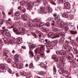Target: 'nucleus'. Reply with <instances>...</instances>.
<instances>
[{"mask_svg": "<svg viewBox=\"0 0 78 78\" xmlns=\"http://www.w3.org/2000/svg\"><path fill=\"white\" fill-rule=\"evenodd\" d=\"M60 74H65L69 75V72H66V68H61L58 70Z\"/></svg>", "mask_w": 78, "mask_h": 78, "instance_id": "1", "label": "nucleus"}, {"mask_svg": "<svg viewBox=\"0 0 78 78\" xmlns=\"http://www.w3.org/2000/svg\"><path fill=\"white\" fill-rule=\"evenodd\" d=\"M14 25H12L9 28H12L13 31L14 32V33H20V31H19V30H18V29L14 27Z\"/></svg>", "mask_w": 78, "mask_h": 78, "instance_id": "2", "label": "nucleus"}, {"mask_svg": "<svg viewBox=\"0 0 78 78\" xmlns=\"http://www.w3.org/2000/svg\"><path fill=\"white\" fill-rule=\"evenodd\" d=\"M5 43L6 44H8L7 42H9V44H14V42L13 41L10 40L9 39H6L5 38L4 39H3Z\"/></svg>", "mask_w": 78, "mask_h": 78, "instance_id": "3", "label": "nucleus"}, {"mask_svg": "<svg viewBox=\"0 0 78 78\" xmlns=\"http://www.w3.org/2000/svg\"><path fill=\"white\" fill-rule=\"evenodd\" d=\"M38 12L39 14H43L45 12V9L44 7L43 6H41L40 8V10L38 11Z\"/></svg>", "mask_w": 78, "mask_h": 78, "instance_id": "4", "label": "nucleus"}, {"mask_svg": "<svg viewBox=\"0 0 78 78\" xmlns=\"http://www.w3.org/2000/svg\"><path fill=\"white\" fill-rule=\"evenodd\" d=\"M21 14V12H20L19 11H17V12L15 13V15L17 16H15L14 17V20H17L18 19V16H20Z\"/></svg>", "mask_w": 78, "mask_h": 78, "instance_id": "5", "label": "nucleus"}, {"mask_svg": "<svg viewBox=\"0 0 78 78\" xmlns=\"http://www.w3.org/2000/svg\"><path fill=\"white\" fill-rule=\"evenodd\" d=\"M17 41L16 42V44H20L22 42V39L20 37H18L16 38Z\"/></svg>", "mask_w": 78, "mask_h": 78, "instance_id": "6", "label": "nucleus"}, {"mask_svg": "<svg viewBox=\"0 0 78 78\" xmlns=\"http://www.w3.org/2000/svg\"><path fill=\"white\" fill-rule=\"evenodd\" d=\"M65 52H66V51H64L63 50H61L59 51H56V54H58V53L59 54H60V55H64L66 54Z\"/></svg>", "mask_w": 78, "mask_h": 78, "instance_id": "7", "label": "nucleus"}, {"mask_svg": "<svg viewBox=\"0 0 78 78\" xmlns=\"http://www.w3.org/2000/svg\"><path fill=\"white\" fill-rule=\"evenodd\" d=\"M52 59L54 60V61L55 62H58V57L56 55H53L51 57Z\"/></svg>", "mask_w": 78, "mask_h": 78, "instance_id": "8", "label": "nucleus"}, {"mask_svg": "<svg viewBox=\"0 0 78 78\" xmlns=\"http://www.w3.org/2000/svg\"><path fill=\"white\" fill-rule=\"evenodd\" d=\"M5 67H6V65L4 64H1L0 65V69L1 70H4Z\"/></svg>", "mask_w": 78, "mask_h": 78, "instance_id": "9", "label": "nucleus"}, {"mask_svg": "<svg viewBox=\"0 0 78 78\" xmlns=\"http://www.w3.org/2000/svg\"><path fill=\"white\" fill-rule=\"evenodd\" d=\"M64 6L67 9H70V6H69V3L67 2L64 3Z\"/></svg>", "mask_w": 78, "mask_h": 78, "instance_id": "10", "label": "nucleus"}, {"mask_svg": "<svg viewBox=\"0 0 78 78\" xmlns=\"http://www.w3.org/2000/svg\"><path fill=\"white\" fill-rule=\"evenodd\" d=\"M16 66L17 68H18V69H21L22 68L23 65H22L21 63H18L16 64Z\"/></svg>", "mask_w": 78, "mask_h": 78, "instance_id": "11", "label": "nucleus"}, {"mask_svg": "<svg viewBox=\"0 0 78 78\" xmlns=\"http://www.w3.org/2000/svg\"><path fill=\"white\" fill-rule=\"evenodd\" d=\"M36 34H38L39 39H41V37L42 36L41 34V32L40 31H39V30H36Z\"/></svg>", "mask_w": 78, "mask_h": 78, "instance_id": "12", "label": "nucleus"}, {"mask_svg": "<svg viewBox=\"0 0 78 78\" xmlns=\"http://www.w3.org/2000/svg\"><path fill=\"white\" fill-rule=\"evenodd\" d=\"M22 19L23 20H27V16L25 15H23L22 16Z\"/></svg>", "mask_w": 78, "mask_h": 78, "instance_id": "13", "label": "nucleus"}, {"mask_svg": "<svg viewBox=\"0 0 78 78\" xmlns=\"http://www.w3.org/2000/svg\"><path fill=\"white\" fill-rule=\"evenodd\" d=\"M39 26H38L37 24L36 23H34L33 24L32 26L33 27H42V25H41V24H39Z\"/></svg>", "mask_w": 78, "mask_h": 78, "instance_id": "14", "label": "nucleus"}, {"mask_svg": "<svg viewBox=\"0 0 78 78\" xmlns=\"http://www.w3.org/2000/svg\"><path fill=\"white\" fill-rule=\"evenodd\" d=\"M34 59L35 61H37L39 60V56L36 55L34 57Z\"/></svg>", "mask_w": 78, "mask_h": 78, "instance_id": "15", "label": "nucleus"}, {"mask_svg": "<svg viewBox=\"0 0 78 78\" xmlns=\"http://www.w3.org/2000/svg\"><path fill=\"white\" fill-rule=\"evenodd\" d=\"M20 11L22 13H25L26 12V9L24 7H22L20 9Z\"/></svg>", "mask_w": 78, "mask_h": 78, "instance_id": "16", "label": "nucleus"}, {"mask_svg": "<svg viewBox=\"0 0 78 78\" xmlns=\"http://www.w3.org/2000/svg\"><path fill=\"white\" fill-rule=\"evenodd\" d=\"M36 45H35L34 44L33 45H31L30 44L29 45V47L30 48H31V49H32V48L34 49V48H35V47H36Z\"/></svg>", "mask_w": 78, "mask_h": 78, "instance_id": "17", "label": "nucleus"}, {"mask_svg": "<svg viewBox=\"0 0 78 78\" xmlns=\"http://www.w3.org/2000/svg\"><path fill=\"white\" fill-rule=\"evenodd\" d=\"M25 29L23 27H20L19 28L20 33V31L23 32V31H25Z\"/></svg>", "mask_w": 78, "mask_h": 78, "instance_id": "18", "label": "nucleus"}, {"mask_svg": "<svg viewBox=\"0 0 78 78\" xmlns=\"http://www.w3.org/2000/svg\"><path fill=\"white\" fill-rule=\"evenodd\" d=\"M46 47L47 49H48V50H50L51 49H53V46L51 45H49L48 46H47V45H46Z\"/></svg>", "mask_w": 78, "mask_h": 78, "instance_id": "19", "label": "nucleus"}, {"mask_svg": "<svg viewBox=\"0 0 78 78\" xmlns=\"http://www.w3.org/2000/svg\"><path fill=\"white\" fill-rule=\"evenodd\" d=\"M70 32L71 34H76L78 32L76 31H70Z\"/></svg>", "mask_w": 78, "mask_h": 78, "instance_id": "20", "label": "nucleus"}, {"mask_svg": "<svg viewBox=\"0 0 78 78\" xmlns=\"http://www.w3.org/2000/svg\"><path fill=\"white\" fill-rule=\"evenodd\" d=\"M61 61L62 63H65V62L66 61V60L65 59L63 58V57H61Z\"/></svg>", "mask_w": 78, "mask_h": 78, "instance_id": "21", "label": "nucleus"}, {"mask_svg": "<svg viewBox=\"0 0 78 78\" xmlns=\"http://www.w3.org/2000/svg\"><path fill=\"white\" fill-rule=\"evenodd\" d=\"M68 17H69V18L70 20H72L73 19V15H70L69 16H68Z\"/></svg>", "mask_w": 78, "mask_h": 78, "instance_id": "22", "label": "nucleus"}, {"mask_svg": "<svg viewBox=\"0 0 78 78\" xmlns=\"http://www.w3.org/2000/svg\"><path fill=\"white\" fill-rule=\"evenodd\" d=\"M27 34V31L25 30L23 31V32L20 33V34H21L22 35H24V34Z\"/></svg>", "mask_w": 78, "mask_h": 78, "instance_id": "23", "label": "nucleus"}, {"mask_svg": "<svg viewBox=\"0 0 78 78\" xmlns=\"http://www.w3.org/2000/svg\"><path fill=\"white\" fill-rule=\"evenodd\" d=\"M40 51H41V52H44V47L42 46L41 47Z\"/></svg>", "mask_w": 78, "mask_h": 78, "instance_id": "24", "label": "nucleus"}, {"mask_svg": "<svg viewBox=\"0 0 78 78\" xmlns=\"http://www.w3.org/2000/svg\"><path fill=\"white\" fill-rule=\"evenodd\" d=\"M42 30H43V31L44 32H47V31L48 30V29L47 28H46L44 27H43L42 28Z\"/></svg>", "mask_w": 78, "mask_h": 78, "instance_id": "25", "label": "nucleus"}, {"mask_svg": "<svg viewBox=\"0 0 78 78\" xmlns=\"http://www.w3.org/2000/svg\"><path fill=\"white\" fill-rule=\"evenodd\" d=\"M0 32L2 34H5L6 33V32L4 30H1L0 31Z\"/></svg>", "mask_w": 78, "mask_h": 78, "instance_id": "26", "label": "nucleus"}, {"mask_svg": "<svg viewBox=\"0 0 78 78\" xmlns=\"http://www.w3.org/2000/svg\"><path fill=\"white\" fill-rule=\"evenodd\" d=\"M32 35L34 36V37H35L36 38H37V37H38V36H37V35H36V34H35V33H34L33 32H32Z\"/></svg>", "mask_w": 78, "mask_h": 78, "instance_id": "27", "label": "nucleus"}, {"mask_svg": "<svg viewBox=\"0 0 78 78\" xmlns=\"http://www.w3.org/2000/svg\"><path fill=\"white\" fill-rule=\"evenodd\" d=\"M40 65L42 68H44L45 67V64L43 63H41Z\"/></svg>", "mask_w": 78, "mask_h": 78, "instance_id": "28", "label": "nucleus"}, {"mask_svg": "<svg viewBox=\"0 0 78 78\" xmlns=\"http://www.w3.org/2000/svg\"><path fill=\"white\" fill-rule=\"evenodd\" d=\"M27 6H28V7H27V9H29V11H31V10H31V9H32L31 8V6L28 5H27Z\"/></svg>", "mask_w": 78, "mask_h": 78, "instance_id": "29", "label": "nucleus"}, {"mask_svg": "<svg viewBox=\"0 0 78 78\" xmlns=\"http://www.w3.org/2000/svg\"><path fill=\"white\" fill-rule=\"evenodd\" d=\"M68 16H68V15L67 14H66L65 13H64L63 14V17H65L66 18H67V17Z\"/></svg>", "mask_w": 78, "mask_h": 78, "instance_id": "30", "label": "nucleus"}, {"mask_svg": "<svg viewBox=\"0 0 78 78\" xmlns=\"http://www.w3.org/2000/svg\"><path fill=\"white\" fill-rule=\"evenodd\" d=\"M45 25L47 27H49L50 26V23L48 22L45 23Z\"/></svg>", "mask_w": 78, "mask_h": 78, "instance_id": "31", "label": "nucleus"}, {"mask_svg": "<svg viewBox=\"0 0 78 78\" xmlns=\"http://www.w3.org/2000/svg\"><path fill=\"white\" fill-rule=\"evenodd\" d=\"M48 12H51L52 11V9L50 7H48Z\"/></svg>", "mask_w": 78, "mask_h": 78, "instance_id": "32", "label": "nucleus"}, {"mask_svg": "<svg viewBox=\"0 0 78 78\" xmlns=\"http://www.w3.org/2000/svg\"><path fill=\"white\" fill-rule=\"evenodd\" d=\"M58 29L56 27L54 28L52 30V31H54V32H56V31H58Z\"/></svg>", "mask_w": 78, "mask_h": 78, "instance_id": "33", "label": "nucleus"}, {"mask_svg": "<svg viewBox=\"0 0 78 78\" xmlns=\"http://www.w3.org/2000/svg\"><path fill=\"white\" fill-rule=\"evenodd\" d=\"M4 55L5 56H6V57H8L9 56V53H7V52H5L4 53Z\"/></svg>", "mask_w": 78, "mask_h": 78, "instance_id": "34", "label": "nucleus"}, {"mask_svg": "<svg viewBox=\"0 0 78 78\" xmlns=\"http://www.w3.org/2000/svg\"><path fill=\"white\" fill-rule=\"evenodd\" d=\"M62 48H64V49H67V48L66 47V44H63L62 46Z\"/></svg>", "mask_w": 78, "mask_h": 78, "instance_id": "35", "label": "nucleus"}, {"mask_svg": "<svg viewBox=\"0 0 78 78\" xmlns=\"http://www.w3.org/2000/svg\"><path fill=\"white\" fill-rule=\"evenodd\" d=\"M53 35V32H51L49 33L48 34V37H50V36H51Z\"/></svg>", "mask_w": 78, "mask_h": 78, "instance_id": "36", "label": "nucleus"}, {"mask_svg": "<svg viewBox=\"0 0 78 78\" xmlns=\"http://www.w3.org/2000/svg\"><path fill=\"white\" fill-rule=\"evenodd\" d=\"M65 34H65V33H64V32H62L60 34V36H62L63 37H64V36H65Z\"/></svg>", "mask_w": 78, "mask_h": 78, "instance_id": "37", "label": "nucleus"}, {"mask_svg": "<svg viewBox=\"0 0 78 78\" xmlns=\"http://www.w3.org/2000/svg\"><path fill=\"white\" fill-rule=\"evenodd\" d=\"M20 74L21 75H23L25 74V73L23 71H21L20 73Z\"/></svg>", "mask_w": 78, "mask_h": 78, "instance_id": "38", "label": "nucleus"}, {"mask_svg": "<svg viewBox=\"0 0 78 78\" xmlns=\"http://www.w3.org/2000/svg\"><path fill=\"white\" fill-rule=\"evenodd\" d=\"M47 45H51V42L50 41H48V42L45 43Z\"/></svg>", "mask_w": 78, "mask_h": 78, "instance_id": "39", "label": "nucleus"}, {"mask_svg": "<svg viewBox=\"0 0 78 78\" xmlns=\"http://www.w3.org/2000/svg\"><path fill=\"white\" fill-rule=\"evenodd\" d=\"M73 65L74 67H78V66H77V65L75 63V62H73Z\"/></svg>", "mask_w": 78, "mask_h": 78, "instance_id": "40", "label": "nucleus"}, {"mask_svg": "<svg viewBox=\"0 0 78 78\" xmlns=\"http://www.w3.org/2000/svg\"><path fill=\"white\" fill-rule=\"evenodd\" d=\"M14 60L15 61H16V62H19V60L17 57H14Z\"/></svg>", "mask_w": 78, "mask_h": 78, "instance_id": "41", "label": "nucleus"}, {"mask_svg": "<svg viewBox=\"0 0 78 78\" xmlns=\"http://www.w3.org/2000/svg\"><path fill=\"white\" fill-rule=\"evenodd\" d=\"M12 61V60H11V58H9L8 59L7 62H9V63L11 62Z\"/></svg>", "mask_w": 78, "mask_h": 78, "instance_id": "42", "label": "nucleus"}, {"mask_svg": "<svg viewBox=\"0 0 78 78\" xmlns=\"http://www.w3.org/2000/svg\"><path fill=\"white\" fill-rule=\"evenodd\" d=\"M6 36H8L9 37H10L11 36V34L9 33H6L5 34Z\"/></svg>", "mask_w": 78, "mask_h": 78, "instance_id": "43", "label": "nucleus"}, {"mask_svg": "<svg viewBox=\"0 0 78 78\" xmlns=\"http://www.w3.org/2000/svg\"><path fill=\"white\" fill-rule=\"evenodd\" d=\"M28 26L29 27H33V24L32 23H29L28 24Z\"/></svg>", "mask_w": 78, "mask_h": 78, "instance_id": "44", "label": "nucleus"}, {"mask_svg": "<svg viewBox=\"0 0 78 78\" xmlns=\"http://www.w3.org/2000/svg\"><path fill=\"white\" fill-rule=\"evenodd\" d=\"M47 20L48 22H51L52 19L51 18H49L47 19Z\"/></svg>", "mask_w": 78, "mask_h": 78, "instance_id": "45", "label": "nucleus"}, {"mask_svg": "<svg viewBox=\"0 0 78 78\" xmlns=\"http://www.w3.org/2000/svg\"><path fill=\"white\" fill-rule=\"evenodd\" d=\"M38 41H39V42H40L41 43H42V42H43V40L41 39V38H39V39H38Z\"/></svg>", "mask_w": 78, "mask_h": 78, "instance_id": "46", "label": "nucleus"}, {"mask_svg": "<svg viewBox=\"0 0 78 78\" xmlns=\"http://www.w3.org/2000/svg\"><path fill=\"white\" fill-rule=\"evenodd\" d=\"M39 49V48H37L35 50V52H37Z\"/></svg>", "mask_w": 78, "mask_h": 78, "instance_id": "47", "label": "nucleus"}, {"mask_svg": "<svg viewBox=\"0 0 78 78\" xmlns=\"http://www.w3.org/2000/svg\"><path fill=\"white\" fill-rule=\"evenodd\" d=\"M33 67V64H30L29 65V67L30 68V69H31L32 67Z\"/></svg>", "mask_w": 78, "mask_h": 78, "instance_id": "48", "label": "nucleus"}, {"mask_svg": "<svg viewBox=\"0 0 78 78\" xmlns=\"http://www.w3.org/2000/svg\"><path fill=\"white\" fill-rule=\"evenodd\" d=\"M67 58H68V59H69V60H70V61H73V60H72V59H71V58H72V57H71L70 56H68Z\"/></svg>", "mask_w": 78, "mask_h": 78, "instance_id": "49", "label": "nucleus"}, {"mask_svg": "<svg viewBox=\"0 0 78 78\" xmlns=\"http://www.w3.org/2000/svg\"><path fill=\"white\" fill-rule=\"evenodd\" d=\"M64 28L65 29L66 31H67L68 30H69V27H64Z\"/></svg>", "mask_w": 78, "mask_h": 78, "instance_id": "50", "label": "nucleus"}, {"mask_svg": "<svg viewBox=\"0 0 78 78\" xmlns=\"http://www.w3.org/2000/svg\"><path fill=\"white\" fill-rule=\"evenodd\" d=\"M51 4H52V5H56V3L53 1L51 2Z\"/></svg>", "mask_w": 78, "mask_h": 78, "instance_id": "51", "label": "nucleus"}, {"mask_svg": "<svg viewBox=\"0 0 78 78\" xmlns=\"http://www.w3.org/2000/svg\"><path fill=\"white\" fill-rule=\"evenodd\" d=\"M27 78H30L31 77V74H29L27 75L26 76Z\"/></svg>", "mask_w": 78, "mask_h": 78, "instance_id": "52", "label": "nucleus"}, {"mask_svg": "<svg viewBox=\"0 0 78 78\" xmlns=\"http://www.w3.org/2000/svg\"><path fill=\"white\" fill-rule=\"evenodd\" d=\"M59 44H62V43H63V41L59 39Z\"/></svg>", "mask_w": 78, "mask_h": 78, "instance_id": "53", "label": "nucleus"}, {"mask_svg": "<svg viewBox=\"0 0 78 78\" xmlns=\"http://www.w3.org/2000/svg\"><path fill=\"white\" fill-rule=\"evenodd\" d=\"M44 55V53L43 52L41 54H40V56H43Z\"/></svg>", "mask_w": 78, "mask_h": 78, "instance_id": "54", "label": "nucleus"}, {"mask_svg": "<svg viewBox=\"0 0 78 78\" xmlns=\"http://www.w3.org/2000/svg\"><path fill=\"white\" fill-rule=\"evenodd\" d=\"M60 39L63 42V41H64V40L65 39V38H64V37H62L60 38Z\"/></svg>", "mask_w": 78, "mask_h": 78, "instance_id": "55", "label": "nucleus"}, {"mask_svg": "<svg viewBox=\"0 0 78 78\" xmlns=\"http://www.w3.org/2000/svg\"><path fill=\"white\" fill-rule=\"evenodd\" d=\"M60 37L59 36V35H58L57 36H55L54 37H53V38H57V37Z\"/></svg>", "mask_w": 78, "mask_h": 78, "instance_id": "56", "label": "nucleus"}, {"mask_svg": "<svg viewBox=\"0 0 78 78\" xmlns=\"http://www.w3.org/2000/svg\"><path fill=\"white\" fill-rule=\"evenodd\" d=\"M53 42L55 44H58V41L57 40H55L53 41Z\"/></svg>", "mask_w": 78, "mask_h": 78, "instance_id": "57", "label": "nucleus"}, {"mask_svg": "<svg viewBox=\"0 0 78 78\" xmlns=\"http://www.w3.org/2000/svg\"><path fill=\"white\" fill-rule=\"evenodd\" d=\"M60 24H61V25H64V22H62L61 21Z\"/></svg>", "mask_w": 78, "mask_h": 78, "instance_id": "58", "label": "nucleus"}, {"mask_svg": "<svg viewBox=\"0 0 78 78\" xmlns=\"http://www.w3.org/2000/svg\"><path fill=\"white\" fill-rule=\"evenodd\" d=\"M71 42L73 43V44H74V43H75V41L74 40H71Z\"/></svg>", "mask_w": 78, "mask_h": 78, "instance_id": "59", "label": "nucleus"}, {"mask_svg": "<svg viewBox=\"0 0 78 78\" xmlns=\"http://www.w3.org/2000/svg\"><path fill=\"white\" fill-rule=\"evenodd\" d=\"M3 23H4V22L3 21H1L0 22V24H1V25H2V24H3Z\"/></svg>", "mask_w": 78, "mask_h": 78, "instance_id": "60", "label": "nucleus"}, {"mask_svg": "<svg viewBox=\"0 0 78 78\" xmlns=\"http://www.w3.org/2000/svg\"><path fill=\"white\" fill-rule=\"evenodd\" d=\"M47 2L45 1H44V5H45L46 4H47Z\"/></svg>", "mask_w": 78, "mask_h": 78, "instance_id": "61", "label": "nucleus"}, {"mask_svg": "<svg viewBox=\"0 0 78 78\" xmlns=\"http://www.w3.org/2000/svg\"><path fill=\"white\" fill-rule=\"evenodd\" d=\"M41 75H45V72H44V71H41Z\"/></svg>", "mask_w": 78, "mask_h": 78, "instance_id": "62", "label": "nucleus"}, {"mask_svg": "<svg viewBox=\"0 0 78 78\" xmlns=\"http://www.w3.org/2000/svg\"><path fill=\"white\" fill-rule=\"evenodd\" d=\"M58 1L60 3H63V1H64V0H58Z\"/></svg>", "mask_w": 78, "mask_h": 78, "instance_id": "63", "label": "nucleus"}, {"mask_svg": "<svg viewBox=\"0 0 78 78\" xmlns=\"http://www.w3.org/2000/svg\"><path fill=\"white\" fill-rule=\"evenodd\" d=\"M8 72H9V73H11L12 72V71H11V69H9L8 71Z\"/></svg>", "mask_w": 78, "mask_h": 78, "instance_id": "64", "label": "nucleus"}]
</instances>
